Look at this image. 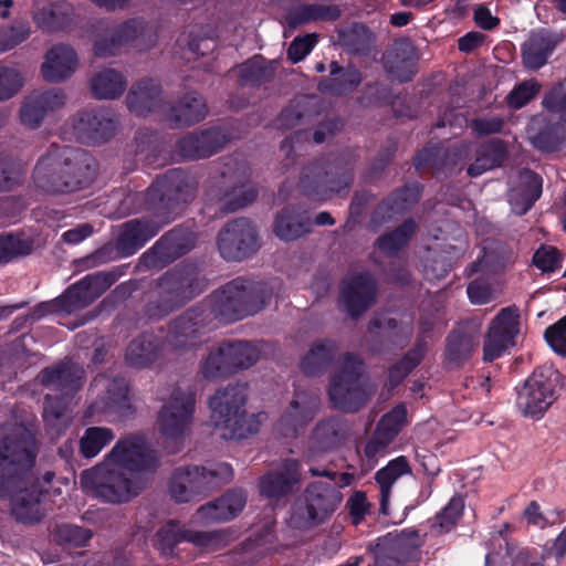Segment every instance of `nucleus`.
<instances>
[{
    "instance_id": "f257e3e1",
    "label": "nucleus",
    "mask_w": 566,
    "mask_h": 566,
    "mask_svg": "<svg viewBox=\"0 0 566 566\" xmlns=\"http://www.w3.org/2000/svg\"><path fill=\"white\" fill-rule=\"evenodd\" d=\"M38 451V440L27 428H15L0 438V499L11 501L12 515L23 524L43 517V490L33 476Z\"/></svg>"
},
{
    "instance_id": "f03ea898",
    "label": "nucleus",
    "mask_w": 566,
    "mask_h": 566,
    "mask_svg": "<svg viewBox=\"0 0 566 566\" xmlns=\"http://www.w3.org/2000/svg\"><path fill=\"white\" fill-rule=\"evenodd\" d=\"M97 171V161L88 151L52 144L39 158L32 178L48 195H71L91 187Z\"/></svg>"
},
{
    "instance_id": "7ed1b4c3",
    "label": "nucleus",
    "mask_w": 566,
    "mask_h": 566,
    "mask_svg": "<svg viewBox=\"0 0 566 566\" xmlns=\"http://www.w3.org/2000/svg\"><path fill=\"white\" fill-rule=\"evenodd\" d=\"M201 292L198 266L191 262H181L163 273L144 293L139 319L144 324L160 322Z\"/></svg>"
},
{
    "instance_id": "20e7f679",
    "label": "nucleus",
    "mask_w": 566,
    "mask_h": 566,
    "mask_svg": "<svg viewBox=\"0 0 566 566\" xmlns=\"http://www.w3.org/2000/svg\"><path fill=\"white\" fill-rule=\"evenodd\" d=\"M265 284L243 277H235L214 291L202 302V307L210 326L240 321L261 311L270 300Z\"/></svg>"
},
{
    "instance_id": "39448f33",
    "label": "nucleus",
    "mask_w": 566,
    "mask_h": 566,
    "mask_svg": "<svg viewBox=\"0 0 566 566\" xmlns=\"http://www.w3.org/2000/svg\"><path fill=\"white\" fill-rule=\"evenodd\" d=\"M198 181L182 168L168 169L156 177L145 191L146 210L155 218L171 223L197 193Z\"/></svg>"
},
{
    "instance_id": "423d86ee",
    "label": "nucleus",
    "mask_w": 566,
    "mask_h": 566,
    "mask_svg": "<svg viewBox=\"0 0 566 566\" xmlns=\"http://www.w3.org/2000/svg\"><path fill=\"white\" fill-rule=\"evenodd\" d=\"M354 181V161L345 154L314 158L302 168L298 187L313 200L326 201L349 189Z\"/></svg>"
},
{
    "instance_id": "0eeeda50",
    "label": "nucleus",
    "mask_w": 566,
    "mask_h": 566,
    "mask_svg": "<svg viewBox=\"0 0 566 566\" xmlns=\"http://www.w3.org/2000/svg\"><path fill=\"white\" fill-rule=\"evenodd\" d=\"M313 476H325L328 482L310 483L302 495L294 502L290 522L294 528L310 530L323 524L338 507L343 495L337 488L336 472L310 468Z\"/></svg>"
},
{
    "instance_id": "6e6552de",
    "label": "nucleus",
    "mask_w": 566,
    "mask_h": 566,
    "mask_svg": "<svg viewBox=\"0 0 566 566\" xmlns=\"http://www.w3.org/2000/svg\"><path fill=\"white\" fill-rule=\"evenodd\" d=\"M247 400L248 385L240 382L228 385L209 398L211 418L216 427L229 431L224 433L226 438L241 440L258 432L259 422L254 416L248 417Z\"/></svg>"
},
{
    "instance_id": "1a4fd4ad",
    "label": "nucleus",
    "mask_w": 566,
    "mask_h": 566,
    "mask_svg": "<svg viewBox=\"0 0 566 566\" xmlns=\"http://www.w3.org/2000/svg\"><path fill=\"white\" fill-rule=\"evenodd\" d=\"M563 386L560 371L553 365H542L515 388V407L524 418L541 420L557 400Z\"/></svg>"
},
{
    "instance_id": "9d476101",
    "label": "nucleus",
    "mask_w": 566,
    "mask_h": 566,
    "mask_svg": "<svg viewBox=\"0 0 566 566\" xmlns=\"http://www.w3.org/2000/svg\"><path fill=\"white\" fill-rule=\"evenodd\" d=\"M195 408L196 392L177 387L169 401L160 409L157 426L168 453L175 454L184 448L185 438L192 424Z\"/></svg>"
},
{
    "instance_id": "9b49d317",
    "label": "nucleus",
    "mask_w": 566,
    "mask_h": 566,
    "mask_svg": "<svg viewBox=\"0 0 566 566\" xmlns=\"http://www.w3.org/2000/svg\"><path fill=\"white\" fill-rule=\"evenodd\" d=\"M364 361L355 354L344 355L340 369L329 381L328 397L332 406L344 412H357L369 400L370 392L361 380Z\"/></svg>"
},
{
    "instance_id": "f8f14e48",
    "label": "nucleus",
    "mask_w": 566,
    "mask_h": 566,
    "mask_svg": "<svg viewBox=\"0 0 566 566\" xmlns=\"http://www.w3.org/2000/svg\"><path fill=\"white\" fill-rule=\"evenodd\" d=\"M108 462L98 464L82 473L84 486L97 497L109 503H125L137 496L144 489L139 478H130L119 468H109Z\"/></svg>"
},
{
    "instance_id": "ddd939ff",
    "label": "nucleus",
    "mask_w": 566,
    "mask_h": 566,
    "mask_svg": "<svg viewBox=\"0 0 566 566\" xmlns=\"http://www.w3.org/2000/svg\"><path fill=\"white\" fill-rule=\"evenodd\" d=\"M258 358L259 352L251 343L224 340L209 349L200 364V374L207 380L223 379L251 367Z\"/></svg>"
},
{
    "instance_id": "4468645a",
    "label": "nucleus",
    "mask_w": 566,
    "mask_h": 566,
    "mask_svg": "<svg viewBox=\"0 0 566 566\" xmlns=\"http://www.w3.org/2000/svg\"><path fill=\"white\" fill-rule=\"evenodd\" d=\"M153 28L140 18H132L99 34L93 44L94 55L101 59L118 55L125 46L146 51L156 43Z\"/></svg>"
},
{
    "instance_id": "2eb2a0df",
    "label": "nucleus",
    "mask_w": 566,
    "mask_h": 566,
    "mask_svg": "<svg viewBox=\"0 0 566 566\" xmlns=\"http://www.w3.org/2000/svg\"><path fill=\"white\" fill-rule=\"evenodd\" d=\"M422 543L417 530H405L400 534L387 533L367 545L374 557V566H418Z\"/></svg>"
},
{
    "instance_id": "dca6fc26",
    "label": "nucleus",
    "mask_w": 566,
    "mask_h": 566,
    "mask_svg": "<svg viewBox=\"0 0 566 566\" xmlns=\"http://www.w3.org/2000/svg\"><path fill=\"white\" fill-rule=\"evenodd\" d=\"M128 269V264H122L108 271L87 274L70 285L57 296L63 313L71 314L90 306L125 275Z\"/></svg>"
},
{
    "instance_id": "f3484780",
    "label": "nucleus",
    "mask_w": 566,
    "mask_h": 566,
    "mask_svg": "<svg viewBox=\"0 0 566 566\" xmlns=\"http://www.w3.org/2000/svg\"><path fill=\"white\" fill-rule=\"evenodd\" d=\"M258 197V189L250 184H240L233 172L222 169L211 175L205 189L208 202L219 203L222 213L234 212L252 203Z\"/></svg>"
},
{
    "instance_id": "a211bd4d",
    "label": "nucleus",
    "mask_w": 566,
    "mask_h": 566,
    "mask_svg": "<svg viewBox=\"0 0 566 566\" xmlns=\"http://www.w3.org/2000/svg\"><path fill=\"white\" fill-rule=\"evenodd\" d=\"M182 542L213 551L228 546L231 542L229 530L192 531L185 530L177 520H169L156 533V547L165 556H172L175 548Z\"/></svg>"
},
{
    "instance_id": "6ab92c4d",
    "label": "nucleus",
    "mask_w": 566,
    "mask_h": 566,
    "mask_svg": "<svg viewBox=\"0 0 566 566\" xmlns=\"http://www.w3.org/2000/svg\"><path fill=\"white\" fill-rule=\"evenodd\" d=\"M217 245L226 261H243L260 248L258 230L247 218L233 219L219 231Z\"/></svg>"
},
{
    "instance_id": "aec40b11",
    "label": "nucleus",
    "mask_w": 566,
    "mask_h": 566,
    "mask_svg": "<svg viewBox=\"0 0 566 566\" xmlns=\"http://www.w3.org/2000/svg\"><path fill=\"white\" fill-rule=\"evenodd\" d=\"M105 462L129 472H154L159 467V459L146 438L129 434L119 439L106 454Z\"/></svg>"
},
{
    "instance_id": "412c9836",
    "label": "nucleus",
    "mask_w": 566,
    "mask_h": 566,
    "mask_svg": "<svg viewBox=\"0 0 566 566\" xmlns=\"http://www.w3.org/2000/svg\"><path fill=\"white\" fill-rule=\"evenodd\" d=\"M195 243V235L189 229L175 227L140 255L139 264L146 269L161 270L190 252Z\"/></svg>"
},
{
    "instance_id": "4be33fe9",
    "label": "nucleus",
    "mask_w": 566,
    "mask_h": 566,
    "mask_svg": "<svg viewBox=\"0 0 566 566\" xmlns=\"http://www.w3.org/2000/svg\"><path fill=\"white\" fill-rule=\"evenodd\" d=\"M198 304L171 319L165 342L174 352H186L201 342V335L213 329Z\"/></svg>"
},
{
    "instance_id": "5701e85b",
    "label": "nucleus",
    "mask_w": 566,
    "mask_h": 566,
    "mask_svg": "<svg viewBox=\"0 0 566 566\" xmlns=\"http://www.w3.org/2000/svg\"><path fill=\"white\" fill-rule=\"evenodd\" d=\"M377 282L368 271L355 273L342 281L339 302L352 318L361 316L376 301Z\"/></svg>"
},
{
    "instance_id": "b1692460",
    "label": "nucleus",
    "mask_w": 566,
    "mask_h": 566,
    "mask_svg": "<svg viewBox=\"0 0 566 566\" xmlns=\"http://www.w3.org/2000/svg\"><path fill=\"white\" fill-rule=\"evenodd\" d=\"M72 127L82 142L105 143L116 134L118 118L108 108L85 109L72 118Z\"/></svg>"
},
{
    "instance_id": "393cba45",
    "label": "nucleus",
    "mask_w": 566,
    "mask_h": 566,
    "mask_svg": "<svg viewBox=\"0 0 566 566\" xmlns=\"http://www.w3.org/2000/svg\"><path fill=\"white\" fill-rule=\"evenodd\" d=\"M228 142L227 132L219 126H212L179 138L175 151L184 159H206L222 150Z\"/></svg>"
},
{
    "instance_id": "a878e982",
    "label": "nucleus",
    "mask_w": 566,
    "mask_h": 566,
    "mask_svg": "<svg viewBox=\"0 0 566 566\" xmlns=\"http://www.w3.org/2000/svg\"><path fill=\"white\" fill-rule=\"evenodd\" d=\"M167 224L153 216L126 221L122 224L116 239L119 255L124 258L134 255Z\"/></svg>"
},
{
    "instance_id": "bb28decb",
    "label": "nucleus",
    "mask_w": 566,
    "mask_h": 566,
    "mask_svg": "<svg viewBox=\"0 0 566 566\" xmlns=\"http://www.w3.org/2000/svg\"><path fill=\"white\" fill-rule=\"evenodd\" d=\"M302 481V465L296 459L287 458L281 465L260 478L259 489L266 499L280 500L291 495Z\"/></svg>"
},
{
    "instance_id": "cd10ccee",
    "label": "nucleus",
    "mask_w": 566,
    "mask_h": 566,
    "mask_svg": "<svg viewBox=\"0 0 566 566\" xmlns=\"http://www.w3.org/2000/svg\"><path fill=\"white\" fill-rule=\"evenodd\" d=\"M318 395L300 390L294 394L289 407L282 413L279 426L285 437H296L314 419L319 408Z\"/></svg>"
},
{
    "instance_id": "c85d7f7f",
    "label": "nucleus",
    "mask_w": 566,
    "mask_h": 566,
    "mask_svg": "<svg viewBox=\"0 0 566 566\" xmlns=\"http://www.w3.org/2000/svg\"><path fill=\"white\" fill-rule=\"evenodd\" d=\"M422 190L423 186L418 181L407 182L395 189L377 205L370 218L371 223L382 226L405 214L419 201Z\"/></svg>"
},
{
    "instance_id": "c756f323",
    "label": "nucleus",
    "mask_w": 566,
    "mask_h": 566,
    "mask_svg": "<svg viewBox=\"0 0 566 566\" xmlns=\"http://www.w3.org/2000/svg\"><path fill=\"white\" fill-rule=\"evenodd\" d=\"M422 190L423 186L418 181L407 182L395 189L377 205L370 218L371 223L382 226L405 214L419 201Z\"/></svg>"
},
{
    "instance_id": "7c9ffc66",
    "label": "nucleus",
    "mask_w": 566,
    "mask_h": 566,
    "mask_svg": "<svg viewBox=\"0 0 566 566\" xmlns=\"http://www.w3.org/2000/svg\"><path fill=\"white\" fill-rule=\"evenodd\" d=\"M65 94L61 90L34 91L23 101L20 120L30 128H38L48 114L64 106Z\"/></svg>"
},
{
    "instance_id": "2f4dec72",
    "label": "nucleus",
    "mask_w": 566,
    "mask_h": 566,
    "mask_svg": "<svg viewBox=\"0 0 566 566\" xmlns=\"http://www.w3.org/2000/svg\"><path fill=\"white\" fill-rule=\"evenodd\" d=\"M41 385L59 394L74 397L82 388L84 370L69 359L43 368L39 374Z\"/></svg>"
},
{
    "instance_id": "473e14b6",
    "label": "nucleus",
    "mask_w": 566,
    "mask_h": 566,
    "mask_svg": "<svg viewBox=\"0 0 566 566\" xmlns=\"http://www.w3.org/2000/svg\"><path fill=\"white\" fill-rule=\"evenodd\" d=\"M480 345L479 334L467 324L455 326L446 338L444 364L451 368H461L467 364Z\"/></svg>"
},
{
    "instance_id": "72a5a7b5",
    "label": "nucleus",
    "mask_w": 566,
    "mask_h": 566,
    "mask_svg": "<svg viewBox=\"0 0 566 566\" xmlns=\"http://www.w3.org/2000/svg\"><path fill=\"white\" fill-rule=\"evenodd\" d=\"M164 338L153 332H143L135 337L125 352V363L133 368H146L164 357L167 348Z\"/></svg>"
},
{
    "instance_id": "f704fd0d",
    "label": "nucleus",
    "mask_w": 566,
    "mask_h": 566,
    "mask_svg": "<svg viewBox=\"0 0 566 566\" xmlns=\"http://www.w3.org/2000/svg\"><path fill=\"white\" fill-rule=\"evenodd\" d=\"M208 107L203 97L197 92L186 93L176 104L166 105L165 120L172 128L192 126L206 118Z\"/></svg>"
},
{
    "instance_id": "c9c22d12",
    "label": "nucleus",
    "mask_w": 566,
    "mask_h": 566,
    "mask_svg": "<svg viewBox=\"0 0 566 566\" xmlns=\"http://www.w3.org/2000/svg\"><path fill=\"white\" fill-rule=\"evenodd\" d=\"M126 106L137 116H147L150 113L165 109L163 90L153 78H142L129 88L126 96Z\"/></svg>"
},
{
    "instance_id": "e433bc0d",
    "label": "nucleus",
    "mask_w": 566,
    "mask_h": 566,
    "mask_svg": "<svg viewBox=\"0 0 566 566\" xmlns=\"http://www.w3.org/2000/svg\"><path fill=\"white\" fill-rule=\"evenodd\" d=\"M308 211L300 205H287L281 209L273 222V233L284 242H292L311 232Z\"/></svg>"
},
{
    "instance_id": "4c0bfd02",
    "label": "nucleus",
    "mask_w": 566,
    "mask_h": 566,
    "mask_svg": "<svg viewBox=\"0 0 566 566\" xmlns=\"http://www.w3.org/2000/svg\"><path fill=\"white\" fill-rule=\"evenodd\" d=\"M418 55L413 43L409 39L396 40L384 57V67L388 74L400 83L412 80L416 74Z\"/></svg>"
},
{
    "instance_id": "58836bf2",
    "label": "nucleus",
    "mask_w": 566,
    "mask_h": 566,
    "mask_svg": "<svg viewBox=\"0 0 566 566\" xmlns=\"http://www.w3.org/2000/svg\"><path fill=\"white\" fill-rule=\"evenodd\" d=\"M558 40L547 30L532 32L521 45L523 66L528 71H538L555 51Z\"/></svg>"
},
{
    "instance_id": "ea45409f",
    "label": "nucleus",
    "mask_w": 566,
    "mask_h": 566,
    "mask_svg": "<svg viewBox=\"0 0 566 566\" xmlns=\"http://www.w3.org/2000/svg\"><path fill=\"white\" fill-rule=\"evenodd\" d=\"M329 74L323 76L317 85L319 92L334 96H343L354 92L361 83V72L354 65H340L332 61L328 67Z\"/></svg>"
},
{
    "instance_id": "a19ab883",
    "label": "nucleus",
    "mask_w": 566,
    "mask_h": 566,
    "mask_svg": "<svg viewBox=\"0 0 566 566\" xmlns=\"http://www.w3.org/2000/svg\"><path fill=\"white\" fill-rule=\"evenodd\" d=\"M507 158V143L499 137L490 138L476 146L474 160L467 168V174L472 178H476L489 170L501 168Z\"/></svg>"
},
{
    "instance_id": "79ce46f5",
    "label": "nucleus",
    "mask_w": 566,
    "mask_h": 566,
    "mask_svg": "<svg viewBox=\"0 0 566 566\" xmlns=\"http://www.w3.org/2000/svg\"><path fill=\"white\" fill-rule=\"evenodd\" d=\"M247 503V495L240 489L224 492L220 497L198 509L199 516L207 522H228L237 517Z\"/></svg>"
},
{
    "instance_id": "37998d69",
    "label": "nucleus",
    "mask_w": 566,
    "mask_h": 566,
    "mask_svg": "<svg viewBox=\"0 0 566 566\" xmlns=\"http://www.w3.org/2000/svg\"><path fill=\"white\" fill-rule=\"evenodd\" d=\"M77 65V54L73 48L57 44L50 49L41 66L45 81L56 83L70 77Z\"/></svg>"
},
{
    "instance_id": "c03bdc74",
    "label": "nucleus",
    "mask_w": 566,
    "mask_h": 566,
    "mask_svg": "<svg viewBox=\"0 0 566 566\" xmlns=\"http://www.w3.org/2000/svg\"><path fill=\"white\" fill-rule=\"evenodd\" d=\"M189 473V483L196 496L207 495L221 483L233 478V469L229 463H217L213 468L199 465L182 467Z\"/></svg>"
},
{
    "instance_id": "a18cd8bd",
    "label": "nucleus",
    "mask_w": 566,
    "mask_h": 566,
    "mask_svg": "<svg viewBox=\"0 0 566 566\" xmlns=\"http://www.w3.org/2000/svg\"><path fill=\"white\" fill-rule=\"evenodd\" d=\"M347 434V426L339 417L323 419L316 423L312 432V443L318 452H327L339 448Z\"/></svg>"
},
{
    "instance_id": "49530a36",
    "label": "nucleus",
    "mask_w": 566,
    "mask_h": 566,
    "mask_svg": "<svg viewBox=\"0 0 566 566\" xmlns=\"http://www.w3.org/2000/svg\"><path fill=\"white\" fill-rule=\"evenodd\" d=\"M410 463L405 455L390 460L375 473V481L380 491V512L387 514L388 503L394 484L403 475L411 474Z\"/></svg>"
},
{
    "instance_id": "de8ad7c7",
    "label": "nucleus",
    "mask_w": 566,
    "mask_h": 566,
    "mask_svg": "<svg viewBox=\"0 0 566 566\" xmlns=\"http://www.w3.org/2000/svg\"><path fill=\"white\" fill-rule=\"evenodd\" d=\"M417 223L412 218L403 220L394 230L379 235L374 247L387 258H395L401 252L416 234Z\"/></svg>"
},
{
    "instance_id": "09e8293b",
    "label": "nucleus",
    "mask_w": 566,
    "mask_h": 566,
    "mask_svg": "<svg viewBox=\"0 0 566 566\" xmlns=\"http://www.w3.org/2000/svg\"><path fill=\"white\" fill-rule=\"evenodd\" d=\"M72 399V396L63 394L45 395L42 417L51 434L60 436L66 429L69 423L66 411Z\"/></svg>"
},
{
    "instance_id": "8fccbe9b",
    "label": "nucleus",
    "mask_w": 566,
    "mask_h": 566,
    "mask_svg": "<svg viewBox=\"0 0 566 566\" xmlns=\"http://www.w3.org/2000/svg\"><path fill=\"white\" fill-rule=\"evenodd\" d=\"M337 353V344L332 339H322L312 345L301 360V370L306 376H318L332 364Z\"/></svg>"
},
{
    "instance_id": "3c124183",
    "label": "nucleus",
    "mask_w": 566,
    "mask_h": 566,
    "mask_svg": "<svg viewBox=\"0 0 566 566\" xmlns=\"http://www.w3.org/2000/svg\"><path fill=\"white\" fill-rule=\"evenodd\" d=\"M33 19L43 31H63L72 25L74 11L67 2H55L39 9Z\"/></svg>"
},
{
    "instance_id": "603ef678",
    "label": "nucleus",
    "mask_w": 566,
    "mask_h": 566,
    "mask_svg": "<svg viewBox=\"0 0 566 566\" xmlns=\"http://www.w3.org/2000/svg\"><path fill=\"white\" fill-rule=\"evenodd\" d=\"M342 11L336 4L304 3L295 7L286 15L290 27L296 28L315 21H336Z\"/></svg>"
},
{
    "instance_id": "864d4df0",
    "label": "nucleus",
    "mask_w": 566,
    "mask_h": 566,
    "mask_svg": "<svg viewBox=\"0 0 566 566\" xmlns=\"http://www.w3.org/2000/svg\"><path fill=\"white\" fill-rule=\"evenodd\" d=\"M338 44L348 53L368 55L374 42L370 29L361 23L354 22L337 31Z\"/></svg>"
},
{
    "instance_id": "5fc2aeb1",
    "label": "nucleus",
    "mask_w": 566,
    "mask_h": 566,
    "mask_svg": "<svg viewBox=\"0 0 566 566\" xmlns=\"http://www.w3.org/2000/svg\"><path fill=\"white\" fill-rule=\"evenodd\" d=\"M427 353L424 339H417L400 359L388 368V382L390 388L398 387L423 360Z\"/></svg>"
},
{
    "instance_id": "6e6d98bb",
    "label": "nucleus",
    "mask_w": 566,
    "mask_h": 566,
    "mask_svg": "<svg viewBox=\"0 0 566 566\" xmlns=\"http://www.w3.org/2000/svg\"><path fill=\"white\" fill-rule=\"evenodd\" d=\"M127 85L126 77L118 71L106 69L91 80V90L98 99H115L119 97Z\"/></svg>"
},
{
    "instance_id": "4d7b16f0",
    "label": "nucleus",
    "mask_w": 566,
    "mask_h": 566,
    "mask_svg": "<svg viewBox=\"0 0 566 566\" xmlns=\"http://www.w3.org/2000/svg\"><path fill=\"white\" fill-rule=\"evenodd\" d=\"M518 318L520 310L517 306L512 305L502 308L493 318L488 335L510 346L513 345L518 334Z\"/></svg>"
},
{
    "instance_id": "13d9d810",
    "label": "nucleus",
    "mask_w": 566,
    "mask_h": 566,
    "mask_svg": "<svg viewBox=\"0 0 566 566\" xmlns=\"http://www.w3.org/2000/svg\"><path fill=\"white\" fill-rule=\"evenodd\" d=\"M33 249L34 241L22 233H0V265L30 255Z\"/></svg>"
},
{
    "instance_id": "bf43d9fd",
    "label": "nucleus",
    "mask_w": 566,
    "mask_h": 566,
    "mask_svg": "<svg viewBox=\"0 0 566 566\" xmlns=\"http://www.w3.org/2000/svg\"><path fill=\"white\" fill-rule=\"evenodd\" d=\"M129 388L124 378H114L107 386L104 400V410L116 413L119 417H127L133 413L129 400Z\"/></svg>"
},
{
    "instance_id": "052dcab7",
    "label": "nucleus",
    "mask_w": 566,
    "mask_h": 566,
    "mask_svg": "<svg viewBox=\"0 0 566 566\" xmlns=\"http://www.w3.org/2000/svg\"><path fill=\"white\" fill-rule=\"evenodd\" d=\"M543 191V178L532 169L525 168L520 172L518 196L521 199L518 214L528 212L541 198Z\"/></svg>"
},
{
    "instance_id": "680f3d73",
    "label": "nucleus",
    "mask_w": 566,
    "mask_h": 566,
    "mask_svg": "<svg viewBox=\"0 0 566 566\" xmlns=\"http://www.w3.org/2000/svg\"><path fill=\"white\" fill-rule=\"evenodd\" d=\"M464 512V500L461 495H453L446 506L439 511L431 521V530L438 534H446L455 528Z\"/></svg>"
},
{
    "instance_id": "e2e57ef3",
    "label": "nucleus",
    "mask_w": 566,
    "mask_h": 566,
    "mask_svg": "<svg viewBox=\"0 0 566 566\" xmlns=\"http://www.w3.org/2000/svg\"><path fill=\"white\" fill-rule=\"evenodd\" d=\"M114 438L111 428L88 427L80 439V452L86 459L95 458Z\"/></svg>"
},
{
    "instance_id": "0e129e2a",
    "label": "nucleus",
    "mask_w": 566,
    "mask_h": 566,
    "mask_svg": "<svg viewBox=\"0 0 566 566\" xmlns=\"http://www.w3.org/2000/svg\"><path fill=\"white\" fill-rule=\"evenodd\" d=\"M273 69L261 55H255L242 63L239 69V80L242 85L260 86L273 78Z\"/></svg>"
},
{
    "instance_id": "69168bd1",
    "label": "nucleus",
    "mask_w": 566,
    "mask_h": 566,
    "mask_svg": "<svg viewBox=\"0 0 566 566\" xmlns=\"http://www.w3.org/2000/svg\"><path fill=\"white\" fill-rule=\"evenodd\" d=\"M25 166L10 155H0V191H11L23 185Z\"/></svg>"
},
{
    "instance_id": "338daca9",
    "label": "nucleus",
    "mask_w": 566,
    "mask_h": 566,
    "mask_svg": "<svg viewBox=\"0 0 566 566\" xmlns=\"http://www.w3.org/2000/svg\"><path fill=\"white\" fill-rule=\"evenodd\" d=\"M565 139V130L558 123L547 124L542 127L532 138L534 148L542 153H554L562 148Z\"/></svg>"
},
{
    "instance_id": "774afa93",
    "label": "nucleus",
    "mask_w": 566,
    "mask_h": 566,
    "mask_svg": "<svg viewBox=\"0 0 566 566\" xmlns=\"http://www.w3.org/2000/svg\"><path fill=\"white\" fill-rule=\"evenodd\" d=\"M53 539L65 548L84 547L92 538V532L74 524H59L53 530Z\"/></svg>"
}]
</instances>
